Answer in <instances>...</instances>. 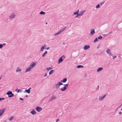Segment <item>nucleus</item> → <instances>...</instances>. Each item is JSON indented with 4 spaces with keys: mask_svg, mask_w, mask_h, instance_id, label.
<instances>
[{
    "mask_svg": "<svg viewBox=\"0 0 122 122\" xmlns=\"http://www.w3.org/2000/svg\"><path fill=\"white\" fill-rule=\"evenodd\" d=\"M66 28H67V27H64V28H63V30H65V29H66Z\"/></svg>",
    "mask_w": 122,
    "mask_h": 122,
    "instance_id": "nucleus-47",
    "label": "nucleus"
},
{
    "mask_svg": "<svg viewBox=\"0 0 122 122\" xmlns=\"http://www.w3.org/2000/svg\"><path fill=\"white\" fill-rule=\"evenodd\" d=\"M121 110L122 111V108L121 109Z\"/></svg>",
    "mask_w": 122,
    "mask_h": 122,
    "instance_id": "nucleus-62",
    "label": "nucleus"
},
{
    "mask_svg": "<svg viewBox=\"0 0 122 122\" xmlns=\"http://www.w3.org/2000/svg\"><path fill=\"white\" fill-rule=\"evenodd\" d=\"M6 121H4V122H6Z\"/></svg>",
    "mask_w": 122,
    "mask_h": 122,
    "instance_id": "nucleus-58",
    "label": "nucleus"
},
{
    "mask_svg": "<svg viewBox=\"0 0 122 122\" xmlns=\"http://www.w3.org/2000/svg\"><path fill=\"white\" fill-rule=\"evenodd\" d=\"M6 108H3L2 110L1 109L0 110V116H2Z\"/></svg>",
    "mask_w": 122,
    "mask_h": 122,
    "instance_id": "nucleus-3",
    "label": "nucleus"
},
{
    "mask_svg": "<svg viewBox=\"0 0 122 122\" xmlns=\"http://www.w3.org/2000/svg\"><path fill=\"white\" fill-rule=\"evenodd\" d=\"M99 46H98L97 47V49H98L99 48Z\"/></svg>",
    "mask_w": 122,
    "mask_h": 122,
    "instance_id": "nucleus-55",
    "label": "nucleus"
},
{
    "mask_svg": "<svg viewBox=\"0 0 122 122\" xmlns=\"http://www.w3.org/2000/svg\"><path fill=\"white\" fill-rule=\"evenodd\" d=\"M14 117L13 116H12L10 117L9 119V120L10 121Z\"/></svg>",
    "mask_w": 122,
    "mask_h": 122,
    "instance_id": "nucleus-26",
    "label": "nucleus"
},
{
    "mask_svg": "<svg viewBox=\"0 0 122 122\" xmlns=\"http://www.w3.org/2000/svg\"><path fill=\"white\" fill-rule=\"evenodd\" d=\"M104 3V2H102L100 4L101 5H102V4H103Z\"/></svg>",
    "mask_w": 122,
    "mask_h": 122,
    "instance_id": "nucleus-44",
    "label": "nucleus"
},
{
    "mask_svg": "<svg viewBox=\"0 0 122 122\" xmlns=\"http://www.w3.org/2000/svg\"><path fill=\"white\" fill-rule=\"evenodd\" d=\"M67 78L66 77L63 79V80H61V81L63 83H65L67 81Z\"/></svg>",
    "mask_w": 122,
    "mask_h": 122,
    "instance_id": "nucleus-16",
    "label": "nucleus"
},
{
    "mask_svg": "<svg viewBox=\"0 0 122 122\" xmlns=\"http://www.w3.org/2000/svg\"><path fill=\"white\" fill-rule=\"evenodd\" d=\"M36 65V64L35 62H33L31 63L30 66L31 68H33Z\"/></svg>",
    "mask_w": 122,
    "mask_h": 122,
    "instance_id": "nucleus-5",
    "label": "nucleus"
},
{
    "mask_svg": "<svg viewBox=\"0 0 122 122\" xmlns=\"http://www.w3.org/2000/svg\"><path fill=\"white\" fill-rule=\"evenodd\" d=\"M45 45H44V46H41V49L40 51H43V50L45 48Z\"/></svg>",
    "mask_w": 122,
    "mask_h": 122,
    "instance_id": "nucleus-19",
    "label": "nucleus"
},
{
    "mask_svg": "<svg viewBox=\"0 0 122 122\" xmlns=\"http://www.w3.org/2000/svg\"><path fill=\"white\" fill-rule=\"evenodd\" d=\"M85 11V10H83L82 11L80 12V13L79 14V16L82 15L84 13V12Z\"/></svg>",
    "mask_w": 122,
    "mask_h": 122,
    "instance_id": "nucleus-18",
    "label": "nucleus"
},
{
    "mask_svg": "<svg viewBox=\"0 0 122 122\" xmlns=\"http://www.w3.org/2000/svg\"><path fill=\"white\" fill-rule=\"evenodd\" d=\"M45 12H44L42 11H41L39 13V14L41 15H44L45 14Z\"/></svg>",
    "mask_w": 122,
    "mask_h": 122,
    "instance_id": "nucleus-25",
    "label": "nucleus"
},
{
    "mask_svg": "<svg viewBox=\"0 0 122 122\" xmlns=\"http://www.w3.org/2000/svg\"><path fill=\"white\" fill-rule=\"evenodd\" d=\"M122 106V103L121 104V105L118 107H117V109L120 108Z\"/></svg>",
    "mask_w": 122,
    "mask_h": 122,
    "instance_id": "nucleus-38",
    "label": "nucleus"
},
{
    "mask_svg": "<svg viewBox=\"0 0 122 122\" xmlns=\"http://www.w3.org/2000/svg\"><path fill=\"white\" fill-rule=\"evenodd\" d=\"M19 99L20 100H22V101H23V100H24V99L22 98H19Z\"/></svg>",
    "mask_w": 122,
    "mask_h": 122,
    "instance_id": "nucleus-42",
    "label": "nucleus"
},
{
    "mask_svg": "<svg viewBox=\"0 0 122 122\" xmlns=\"http://www.w3.org/2000/svg\"><path fill=\"white\" fill-rule=\"evenodd\" d=\"M52 68L51 67H49L48 68H46V69H47V71H49L50 70H51L52 69Z\"/></svg>",
    "mask_w": 122,
    "mask_h": 122,
    "instance_id": "nucleus-32",
    "label": "nucleus"
},
{
    "mask_svg": "<svg viewBox=\"0 0 122 122\" xmlns=\"http://www.w3.org/2000/svg\"><path fill=\"white\" fill-rule=\"evenodd\" d=\"M106 52H107V50H106Z\"/></svg>",
    "mask_w": 122,
    "mask_h": 122,
    "instance_id": "nucleus-61",
    "label": "nucleus"
},
{
    "mask_svg": "<svg viewBox=\"0 0 122 122\" xmlns=\"http://www.w3.org/2000/svg\"><path fill=\"white\" fill-rule=\"evenodd\" d=\"M122 114V112H120L119 113V114Z\"/></svg>",
    "mask_w": 122,
    "mask_h": 122,
    "instance_id": "nucleus-52",
    "label": "nucleus"
},
{
    "mask_svg": "<svg viewBox=\"0 0 122 122\" xmlns=\"http://www.w3.org/2000/svg\"><path fill=\"white\" fill-rule=\"evenodd\" d=\"M59 34H60V33L59 32H57L56 33H55L54 35H55V36H56V35H59Z\"/></svg>",
    "mask_w": 122,
    "mask_h": 122,
    "instance_id": "nucleus-37",
    "label": "nucleus"
},
{
    "mask_svg": "<svg viewBox=\"0 0 122 122\" xmlns=\"http://www.w3.org/2000/svg\"><path fill=\"white\" fill-rule=\"evenodd\" d=\"M64 85L65 86H66V84H64Z\"/></svg>",
    "mask_w": 122,
    "mask_h": 122,
    "instance_id": "nucleus-60",
    "label": "nucleus"
},
{
    "mask_svg": "<svg viewBox=\"0 0 122 122\" xmlns=\"http://www.w3.org/2000/svg\"><path fill=\"white\" fill-rule=\"evenodd\" d=\"M28 95H25V97H28Z\"/></svg>",
    "mask_w": 122,
    "mask_h": 122,
    "instance_id": "nucleus-53",
    "label": "nucleus"
},
{
    "mask_svg": "<svg viewBox=\"0 0 122 122\" xmlns=\"http://www.w3.org/2000/svg\"><path fill=\"white\" fill-rule=\"evenodd\" d=\"M24 92H27L28 93H30V91L28 90V89H26L25 90V91Z\"/></svg>",
    "mask_w": 122,
    "mask_h": 122,
    "instance_id": "nucleus-20",
    "label": "nucleus"
},
{
    "mask_svg": "<svg viewBox=\"0 0 122 122\" xmlns=\"http://www.w3.org/2000/svg\"><path fill=\"white\" fill-rule=\"evenodd\" d=\"M106 94H105L103 96H101L99 98V100L100 101H102L105 97L106 95Z\"/></svg>",
    "mask_w": 122,
    "mask_h": 122,
    "instance_id": "nucleus-7",
    "label": "nucleus"
},
{
    "mask_svg": "<svg viewBox=\"0 0 122 122\" xmlns=\"http://www.w3.org/2000/svg\"><path fill=\"white\" fill-rule=\"evenodd\" d=\"M6 94L8 95L9 97H12L14 96V94L12 93L11 91H8L6 93Z\"/></svg>",
    "mask_w": 122,
    "mask_h": 122,
    "instance_id": "nucleus-1",
    "label": "nucleus"
},
{
    "mask_svg": "<svg viewBox=\"0 0 122 122\" xmlns=\"http://www.w3.org/2000/svg\"><path fill=\"white\" fill-rule=\"evenodd\" d=\"M30 113L33 115H35L36 113V112L34 109H32V111H30Z\"/></svg>",
    "mask_w": 122,
    "mask_h": 122,
    "instance_id": "nucleus-10",
    "label": "nucleus"
},
{
    "mask_svg": "<svg viewBox=\"0 0 122 122\" xmlns=\"http://www.w3.org/2000/svg\"><path fill=\"white\" fill-rule=\"evenodd\" d=\"M68 84H66V88H67L68 87Z\"/></svg>",
    "mask_w": 122,
    "mask_h": 122,
    "instance_id": "nucleus-43",
    "label": "nucleus"
},
{
    "mask_svg": "<svg viewBox=\"0 0 122 122\" xmlns=\"http://www.w3.org/2000/svg\"><path fill=\"white\" fill-rule=\"evenodd\" d=\"M46 24H47V22H46Z\"/></svg>",
    "mask_w": 122,
    "mask_h": 122,
    "instance_id": "nucleus-57",
    "label": "nucleus"
},
{
    "mask_svg": "<svg viewBox=\"0 0 122 122\" xmlns=\"http://www.w3.org/2000/svg\"><path fill=\"white\" fill-rule=\"evenodd\" d=\"M58 32H59V33L60 34L61 33V32H62L61 31V30H59V31H58Z\"/></svg>",
    "mask_w": 122,
    "mask_h": 122,
    "instance_id": "nucleus-46",
    "label": "nucleus"
},
{
    "mask_svg": "<svg viewBox=\"0 0 122 122\" xmlns=\"http://www.w3.org/2000/svg\"><path fill=\"white\" fill-rule=\"evenodd\" d=\"M2 46H5L6 45V44L5 43H4L2 44Z\"/></svg>",
    "mask_w": 122,
    "mask_h": 122,
    "instance_id": "nucleus-41",
    "label": "nucleus"
},
{
    "mask_svg": "<svg viewBox=\"0 0 122 122\" xmlns=\"http://www.w3.org/2000/svg\"><path fill=\"white\" fill-rule=\"evenodd\" d=\"M107 53L110 56H112V54L110 50L107 49Z\"/></svg>",
    "mask_w": 122,
    "mask_h": 122,
    "instance_id": "nucleus-8",
    "label": "nucleus"
},
{
    "mask_svg": "<svg viewBox=\"0 0 122 122\" xmlns=\"http://www.w3.org/2000/svg\"><path fill=\"white\" fill-rule=\"evenodd\" d=\"M79 10H77L76 12H74V13L73 14L74 15H77V16H79Z\"/></svg>",
    "mask_w": 122,
    "mask_h": 122,
    "instance_id": "nucleus-13",
    "label": "nucleus"
},
{
    "mask_svg": "<svg viewBox=\"0 0 122 122\" xmlns=\"http://www.w3.org/2000/svg\"><path fill=\"white\" fill-rule=\"evenodd\" d=\"M100 7V5L99 4H98L96 6V8H99Z\"/></svg>",
    "mask_w": 122,
    "mask_h": 122,
    "instance_id": "nucleus-34",
    "label": "nucleus"
},
{
    "mask_svg": "<svg viewBox=\"0 0 122 122\" xmlns=\"http://www.w3.org/2000/svg\"><path fill=\"white\" fill-rule=\"evenodd\" d=\"M60 86V85H59L58 83L56 85V89H58L59 87Z\"/></svg>",
    "mask_w": 122,
    "mask_h": 122,
    "instance_id": "nucleus-24",
    "label": "nucleus"
},
{
    "mask_svg": "<svg viewBox=\"0 0 122 122\" xmlns=\"http://www.w3.org/2000/svg\"><path fill=\"white\" fill-rule=\"evenodd\" d=\"M53 100V99H52V98H51V97L50 99V100H49V101H52V100Z\"/></svg>",
    "mask_w": 122,
    "mask_h": 122,
    "instance_id": "nucleus-40",
    "label": "nucleus"
},
{
    "mask_svg": "<svg viewBox=\"0 0 122 122\" xmlns=\"http://www.w3.org/2000/svg\"><path fill=\"white\" fill-rule=\"evenodd\" d=\"M65 58V56L64 55L61 56L59 59L58 64H60L61 62Z\"/></svg>",
    "mask_w": 122,
    "mask_h": 122,
    "instance_id": "nucleus-2",
    "label": "nucleus"
},
{
    "mask_svg": "<svg viewBox=\"0 0 122 122\" xmlns=\"http://www.w3.org/2000/svg\"><path fill=\"white\" fill-rule=\"evenodd\" d=\"M49 49V47H48L46 48V49L47 50Z\"/></svg>",
    "mask_w": 122,
    "mask_h": 122,
    "instance_id": "nucleus-49",
    "label": "nucleus"
},
{
    "mask_svg": "<svg viewBox=\"0 0 122 122\" xmlns=\"http://www.w3.org/2000/svg\"><path fill=\"white\" fill-rule=\"evenodd\" d=\"M58 83L59 84V85H63V84L61 82V81H59L58 82Z\"/></svg>",
    "mask_w": 122,
    "mask_h": 122,
    "instance_id": "nucleus-33",
    "label": "nucleus"
},
{
    "mask_svg": "<svg viewBox=\"0 0 122 122\" xmlns=\"http://www.w3.org/2000/svg\"><path fill=\"white\" fill-rule=\"evenodd\" d=\"M31 68L30 66L28 68H26V69L25 72L29 71L31 70Z\"/></svg>",
    "mask_w": 122,
    "mask_h": 122,
    "instance_id": "nucleus-14",
    "label": "nucleus"
},
{
    "mask_svg": "<svg viewBox=\"0 0 122 122\" xmlns=\"http://www.w3.org/2000/svg\"><path fill=\"white\" fill-rule=\"evenodd\" d=\"M54 70H51L49 72V75H51V74H52L54 72Z\"/></svg>",
    "mask_w": 122,
    "mask_h": 122,
    "instance_id": "nucleus-23",
    "label": "nucleus"
},
{
    "mask_svg": "<svg viewBox=\"0 0 122 122\" xmlns=\"http://www.w3.org/2000/svg\"><path fill=\"white\" fill-rule=\"evenodd\" d=\"M98 41V40L97 38H96L93 41L94 43H96Z\"/></svg>",
    "mask_w": 122,
    "mask_h": 122,
    "instance_id": "nucleus-27",
    "label": "nucleus"
},
{
    "mask_svg": "<svg viewBox=\"0 0 122 122\" xmlns=\"http://www.w3.org/2000/svg\"><path fill=\"white\" fill-rule=\"evenodd\" d=\"M95 33V29H92L91 30V32H90V34L91 35H93Z\"/></svg>",
    "mask_w": 122,
    "mask_h": 122,
    "instance_id": "nucleus-9",
    "label": "nucleus"
},
{
    "mask_svg": "<svg viewBox=\"0 0 122 122\" xmlns=\"http://www.w3.org/2000/svg\"><path fill=\"white\" fill-rule=\"evenodd\" d=\"M16 15L14 13H13L10 16V18L11 19L14 18Z\"/></svg>",
    "mask_w": 122,
    "mask_h": 122,
    "instance_id": "nucleus-11",
    "label": "nucleus"
},
{
    "mask_svg": "<svg viewBox=\"0 0 122 122\" xmlns=\"http://www.w3.org/2000/svg\"><path fill=\"white\" fill-rule=\"evenodd\" d=\"M103 68L102 67H99L97 69V72H99L101 71L102 70H103Z\"/></svg>",
    "mask_w": 122,
    "mask_h": 122,
    "instance_id": "nucleus-17",
    "label": "nucleus"
},
{
    "mask_svg": "<svg viewBox=\"0 0 122 122\" xmlns=\"http://www.w3.org/2000/svg\"><path fill=\"white\" fill-rule=\"evenodd\" d=\"M47 51H46L42 55L43 57H44L47 54Z\"/></svg>",
    "mask_w": 122,
    "mask_h": 122,
    "instance_id": "nucleus-22",
    "label": "nucleus"
},
{
    "mask_svg": "<svg viewBox=\"0 0 122 122\" xmlns=\"http://www.w3.org/2000/svg\"><path fill=\"white\" fill-rule=\"evenodd\" d=\"M97 38L98 39L101 40L103 38V37L102 36H100L99 37H98Z\"/></svg>",
    "mask_w": 122,
    "mask_h": 122,
    "instance_id": "nucleus-31",
    "label": "nucleus"
},
{
    "mask_svg": "<svg viewBox=\"0 0 122 122\" xmlns=\"http://www.w3.org/2000/svg\"><path fill=\"white\" fill-rule=\"evenodd\" d=\"M2 78V76L0 77V80Z\"/></svg>",
    "mask_w": 122,
    "mask_h": 122,
    "instance_id": "nucleus-54",
    "label": "nucleus"
},
{
    "mask_svg": "<svg viewBox=\"0 0 122 122\" xmlns=\"http://www.w3.org/2000/svg\"><path fill=\"white\" fill-rule=\"evenodd\" d=\"M84 67V66L81 65H78L76 66V67L78 68H82Z\"/></svg>",
    "mask_w": 122,
    "mask_h": 122,
    "instance_id": "nucleus-21",
    "label": "nucleus"
},
{
    "mask_svg": "<svg viewBox=\"0 0 122 122\" xmlns=\"http://www.w3.org/2000/svg\"><path fill=\"white\" fill-rule=\"evenodd\" d=\"M59 119H58L56 120V122H57L58 121H59Z\"/></svg>",
    "mask_w": 122,
    "mask_h": 122,
    "instance_id": "nucleus-45",
    "label": "nucleus"
},
{
    "mask_svg": "<svg viewBox=\"0 0 122 122\" xmlns=\"http://www.w3.org/2000/svg\"><path fill=\"white\" fill-rule=\"evenodd\" d=\"M35 109L37 112H40L42 109L41 107L37 106L36 107Z\"/></svg>",
    "mask_w": 122,
    "mask_h": 122,
    "instance_id": "nucleus-4",
    "label": "nucleus"
},
{
    "mask_svg": "<svg viewBox=\"0 0 122 122\" xmlns=\"http://www.w3.org/2000/svg\"><path fill=\"white\" fill-rule=\"evenodd\" d=\"M61 31L62 32L63 30H63V29H61Z\"/></svg>",
    "mask_w": 122,
    "mask_h": 122,
    "instance_id": "nucleus-50",
    "label": "nucleus"
},
{
    "mask_svg": "<svg viewBox=\"0 0 122 122\" xmlns=\"http://www.w3.org/2000/svg\"><path fill=\"white\" fill-rule=\"evenodd\" d=\"M53 100L56 99V97L55 96H52L51 97Z\"/></svg>",
    "mask_w": 122,
    "mask_h": 122,
    "instance_id": "nucleus-30",
    "label": "nucleus"
},
{
    "mask_svg": "<svg viewBox=\"0 0 122 122\" xmlns=\"http://www.w3.org/2000/svg\"><path fill=\"white\" fill-rule=\"evenodd\" d=\"M47 73H46L44 75V77L46 76H47Z\"/></svg>",
    "mask_w": 122,
    "mask_h": 122,
    "instance_id": "nucleus-48",
    "label": "nucleus"
},
{
    "mask_svg": "<svg viewBox=\"0 0 122 122\" xmlns=\"http://www.w3.org/2000/svg\"><path fill=\"white\" fill-rule=\"evenodd\" d=\"M102 36H103V39L106 40V39L105 38V36H107V34H103L102 35Z\"/></svg>",
    "mask_w": 122,
    "mask_h": 122,
    "instance_id": "nucleus-29",
    "label": "nucleus"
},
{
    "mask_svg": "<svg viewBox=\"0 0 122 122\" xmlns=\"http://www.w3.org/2000/svg\"><path fill=\"white\" fill-rule=\"evenodd\" d=\"M5 99V98L3 97H0V101H1L2 100H3Z\"/></svg>",
    "mask_w": 122,
    "mask_h": 122,
    "instance_id": "nucleus-36",
    "label": "nucleus"
},
{
    "mask_svg": "<svg viewBox=\"0 0 122 122\" xmlns=\"http://www.w3.org/2000/svg\"><path fill=\"white\" fill-rule=\"evenodd\" d=\"M2 47V44H0V49Z\"/></svg>",
    "mask_w": 122,
    "mask_h": 122,
    "instance_id": "nucleus-39",
    "label": "nucleus"
},
{
    "mask_svg": "<svg viewBox=\"0 0 122 122\" xmlns=\"http://www.w3.org/2000/svg\"><path fill=\"white\" fill-rule=\"evenodd\" d=\"M21 71V69H20L19 68H18L16 70V72H18V71Z\"/></svg>",
    "mask_w": 122,
    "mask_h": 122,
    "instance_id": "nucleus-28",
    "label": "nucleus"
},
{
    "mask_svg": "<svg viewBox=\"0 0 122 122\" xmlns=\"http://www.w3.org/2000/svg\"><path fill=\"white\" fill-rule=\"evenodd\" d=\"M15 91L17 92L18 93L19 92H21L23 91L21 89H18V88H16Z\"/></svg>",
    "mask_w": 122,
    "mask_h": 122,
    "instance_id": "nucleus-15",
    "label": "nucleus"
},
{
    "mask_svg": "<svg viewBox=\"0 0 122 122\" xmlns=\"http://www.w3.org/2000/svg\"><path fill=\"white\" fill-rule=\"evenodd\" d=\"M78 16H77V15L75 17V18H76V17H77Z\"/></svg>",
    "mask_w": 122,
    "mask_h": 122,
    "instance_id": "nucleus-56",
    "label": "nucleus"
},
{
    "mask_svg": "<svg viewBox=\"0 0 122 122\" xmlns=\"http://www.w3.org/2000/svg\"><path fill=\"white\" fill-rule=\"evenodd\" d=\"M66 87L65 86H64V87L61 88V90L62 91H64L66 90Z\"/></svg>",
    "mask_w": 122,
    "mask_h": 122,
    "instance_id": "nucleus-12",
    "label": "nucleus"
},
{
    "mask_svg": "<svg viewBox=\"0 0 122 122\" xmlns=\"http://www.w3.org/2000/svg\"><path fill=\"white\" fill-rule=\"evenodd\" d=\"M31 89V87H30L28 89V90H30Z\"/></svg>",
    "mask_w": 122,
    "mask_h": 122,
    "instance_id": "nucleus-51",
    "label": "nucleus"
},
{
    "mask_svg": "<svg viewBox=\"0 0 122 122\" xmlns=\"http://www.w3.org/2000/svg\"><path fill=\"white\" fill-rule=\"evenodd\" d=\"M117 56L115 55H114L113 56V57L112 59L113 60H114L115 58L117 57Z\"/></svg>",
    "mask_w": 122,
    "mask_h": 122,
    "instance_id": "nucleus-35",
    "label": "nucleus"
},
{
    "mask_svg": "<svg viewBox=\"0 0 122 122\" xmlns=\"http://www.w3.org/2000/svg\"><path fill=\"white\" fill-rule=\"evenodd\" d=\"M111 33V32H110L109 33H108L107 34H109V33Z\"/></svg>",
    "mask_w": 122,
    "mask_h": 122,
    "instance_id": "nucleus-59",
    "label": "nucleus"
},
{
    "mask_svg": "<svg viewBox=\"0 0 122 122\" xmlns=\"http://www.w3.org/2000/svg\"><path fill=\"white\" fill-rule=\"evenodd\" d=\"M90 46L89 45H85L83 47V49L85 50H87L89 49L90 48Z\"/></svg>",
    "mask_w": 122,
    "mask_h": 122,
    "instance_id": "nucleus-6",
    "label": "nucleus"
}]
</instances>
